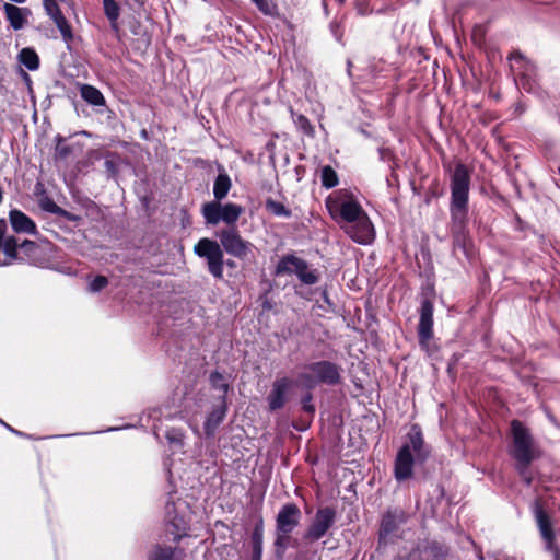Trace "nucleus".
<instances>
[{
    "label": "nucleus",
    "instance_id": "nucleus-6",
    "mask_svg": "<svg viewBox=\"0 0 560 560\" xmlns=\"http://www.w3.org/2000/svg\"><path fill=\"white\" fill-rule=\"evenodd\" d=\"M194 254L200 258L206 259L208 271L217 280L223 278V268L226 265L229 268H236V262L232 259L224 261V252L220 244L208 237L200 238L194 246Z\"/></svg>",
    "mask_w": 560,
    "mask_h": 560
},
{
    "label": "nucleus",
    "instance_id": "nucleus-41",
    "mask_svg": "<svg viewBox=\"0 0 560 560\" xmlns=\"http://www.w3.org/2000/svg\"><path fill=\"white\" fill-rule=\"evenodd\" d=\"M252 535L264 536V518L261 516L256 522Z\"/></svg>",
    "mask_w": 560,
    "mask_h": 560
},
{
    "label": "nucleus",
    "instance_id": "nucleus-19",
    "mask_svg": "<svg viewBox=\"0 0 560 560\" xmlns=\"http://www.w3.org/2000/svg\"><path fill=\"white\" fill-rule=\"evenodd\" d=\"M3 10L10 26L14 31L22 30L27 22V18L32 14L28 8H21L12 3H4Z\"/></svg>",
    "mask_w": 560,
    "mask_h": 560
},
{
    "label": "nucleus",
    "instance_id": "nucleus-35",
    "mask_svg": "<svg viewBox=\"0 0 560 560\" xmlns=\"http://www.w3.org/2000/svg\"><path fill=\"white\" fill-rule=\"evenodd\" d=\"M258 10L266 15H273L276 12V4L269 0H252Z\"/></svg>",
    "mask_w": 560,
    "mask_h": 560
},
{
    "label": "nucleus",
    "instance_id": "nucleus-17",
    "mask_svg": "<svg viewBox=\"0 0 560 560\" xmlns=\"http://www.w3.org/2000/svg\"><path fill=\"white\" fill-rule=\"evenodd\" d=\"M292 385L293 382L289 377H280L273 382L272 388L267 396L268 408L270 411L279 410L285 405L287 395Z\"/></svg>",
    "mask_w": 560,
    "mask_h": 560
},
{
    "label": "nucleus",
    "instance_id": "nucleus-44",
    "mask_svg": "<svg viewBox=\"0 0 560 560\" xmlns=\"http://www.w3.org/2000/svg\"><path fill=\"white\" fill-rule=\"evenodd\" d=\"M3 425H4L9 431H11L12 433H14V434H16V435H23V433H22V432H20V431H18V430L13 429V428H12L11 425H9L8 423H5V422H4V423H3Z\"/></svg>",
    "mask_w": 560,
    "mask_h": 560
},
{
    "label": "nucleus",
    "instance_id": "nucleus-15",
    "mask_svg": "<svg viewBox=\"0 0 560 560\" xmlns=\"http://www.w3.org/2000/svg\"><path fill=\"white\" fill-rule=\"evenodd\" d=\"M533 512L536 518V523L541 535V538L546 542V547L548 550H558L555 546V533L552 528V524L550 517L547 512L544 510L539 501H535L533 505Z\"/></svg>",
    "mask_w": 560,
    "mask_h": 560
},
{
    "label": "nucleus",
    "instance_id": "nucleus-33",
    "mask_svg": "<svg viewBox=\"0 0 560 560\" xmlns=\"http://www.w3.org/2000/svg\"><path fill=\"white\" fill-rule=\"evenodd\" d=\"M104 13L108 21L118 20L120 8L115 0H103Z\"/></svg>",
    "mask_w": 560,
    "mask_h": 560
},
{
    "label": "nucleus",
    "instance_id": "nucleus-21",
    "mask_svg": "<svg viewBox=\"0 0 560 560\" xmlns=\"http://www.w3.org/2000/svg\"><path fill=\"white\" fill-rule=\"evenodd\" d=\"M228 408L224 402H222L220 406L213 408V410L209 413L205 421V434L208 438H211L214 435L215 430L222 423V421L225 418Z\"/></svg>",
    "mask_w": 560,
    "mask_h": 560
},
{
    "label": "nucleus",
    "instance_id": "nucleus-12",
    "mask_svg": "<svg viewBox=\"0 0 560 560\" xmlns=\"http://www.w3.org/2000/svg\"><path fill=\"white\" fill-rule=\"evenodd\" d=\"M409 520V514L401 508L388 509L380 524L378 536L381 541H386L394 536Z\"/></svg>",
    "mask_w": 560,
    "mask_h": 560
},
{
    "label": "nucleus",
    "instance_id": "nucleus-27",
    "mask_svg": "<svg viewBox=\"0 0 560 560\" xmlns=\"http://www.w3.org/2000/svg\"><path fill=\"white\" fill-rule=\"evenodd\" d=\"M322 186L330 189L339 184V177L336 171L330 165L323 166L320 171Z\"/></svg>",
    "mask_w": 560,
    "mask_h": 560
},
{
    "label": "nucleus",
    "instance_id": "nucleus-38",
    "mask_svg": "<svg viewBox=\"0 0 560 560\" xmlns=\"http://www.w3.org/2000/svg\"><path fill=\"white\" fill-rule=\"evenodd\" d=\"M312 399H313V396L311 393H307L302 398V409L305 412L311 413V415H313L315 412V406L312 404Z\"/></svg>",
    "mask_w": 560,
    "mask_h": 560
},
{
    "label": "nucleus",
    "instance_id": "nucleus-16",
    "mask_svg": "<svg viewBox=\"0 0 560 560\" xmlns=\"http://www.w3.org/2000/svg\"><path fill=\"white\" fill-rule=\"evenodd\" d=\"M433 336V303L424 299L420 306L418 338L420 345H425Z\"/></svg>",
    "mask_w": 560,
    "mask_h": 560
},
{
    "label": "nucleus",
    "instance_id": "nucleus-14",
    "mask_svg": "<svg viewBox=\"0 0 560 560\" xmlns=\"http://www.w3.org/2000/svg\"><path fill=\"white\" fill-rule=\"evenodd\" d=\"M165 524L175 542H178L187 535L188 523L185 517L178 513L173 500H168L165 504Z\"/></svg>",
    "mask_w": 560,
    "mask_h": 560
},
{
    "label": "nucleus",
    "instance_id": "nucleus-39",
    "mask_svg": "<svg viewBox=\"0 0 560 560\" xmlns=\"http://www.w3.org/2000/svg\"><path fill=\"white\" fill-rule=\"evenodd\" d=\"M250 540H252V548H253L252 552L262 553L264 536L252 535Z\"/></svg>",
    "mask_w": 560,
    "mask_h": 560
},
{
    "label": "nucleus",
    "instance_id": "nucleus-2",
    "mask_svg": "<svg viewBox=\"0 0 560 560\" xmlns=\"http://www.w3.org/2000/svg\"><path fill=\"white\" fill-rule=\"evenodd\" d=\"M331 219L359 244H370L375 236L374 226L354 195L348 189H338L325 200Z\"/></svg>",
    "mask_w": 560,
    "mask_h": 560
},
{
    "label": "nucleus",
    "instance_id": "nucleus-9",
    "mask_svg": "<svg viewBox=\"0 0 560 560\" xmlns=\"http://www.w3.org/2000/svg\"><path fill=\"white\" fill-rule=\"evenodd\" d=\"M243 207L237 203L210 201L202 206L201 213L206 223L209 225H217L220 222L234 225L243 213Z\"/></svg>",
    "mask_w": 560,
    "mask_h": 560
},
{
    "label": "nucleus",
    "instance_id": "nucleus-34",
    "mask_svg": "<svg viewBox=\"0 0 560 560\" xmlns=\"http://www.w3.org/2000/svg\"><path fill=\"white\" fill-rule=\"evenodd\" d=\"M210 384L213 388L221 390L223 394H226L229 390V384L225 381V377L220 372L215 371L210 374Z\"/></svg>",
    "mask_w": 560,
    "mask_h": 560
},
{
    "label": "nucleus",
    "instance_id": "nucleus-42",
    "mask_svg": "<svg viewBox=\"0 0 560 560\" xmlns=\"http://www.w3.org/2000/svg\"><path fill=\"white\" fill-rule=\"evenodd\" d=\"M378 153H380L381 160H383V161H389L393 159V153L387 148H380Z\"/></svg>",
    "mask_w": 560,
    "mask_h": 560
},
{
    "label": "nucleus",
    "instance_id": "nucleus-43",
    "mask_svg": "<svg viewBox=\"0 0 560 560\" xmlns=\"http://www.w3.org/2000/svg\"><path fill=\"white\" fill-rule=\"evenodd\" d=\"M20 248H23L26 252H32L36 248V243L33 241L25 240L20 244Z\"/></svg>",
    "mask_w": 560,
    "mask_h": 560
},
{
    "label": "nucleus",
    "instance_id": "nucleus-45",
    "mask_svg": "<svg viewBox=\"0 0 560 560\" xmlns=\"http://www.w3.org/2000/svg\"><path fill=\"white\" fill-rule=\"evenodd\" d=\"M166 438H167V439H168V441H171V442H175V441H176V442H180V438L173 436V435H172V432H167Z\"/></svg>",
    "mask_w": 560,
    "mask_h": 560
},
{
    "label": "nucleus",
    "instance_id": "nucleus-20",
    "mask_svg": "<svg viewBox=\"0 0 560 560\" xmlns=\"http://www.w3.org/2000/svg\"><path fill=\"white\" fill-rule=\"evenodd\" d=\"M9 219L12 229L16 233H27V234H35L36 233V225L34 221L28 218L25 213H23L20 210H11L9 213Z\"/></svg>",
    "mask_w": 560,
    "mask_h": 560
},
{
    "label": "nucleus",
    "instance_id": "nucleus-30",
    "mask_svg": "<svg viewBox=\"0 0 560 560\" xmlns=\"http://www.w3.org/2000/svg\"><path fill=\"white\" fill-rule=\"evenodd\" d=\"M18 247H20V244L18 243V240L14 236H8L2 242L1 249L5 254L7 257L10 259H16L18 257Z\"/></svg>",
    "mask_w": 560,
    "mask_h": 560
},
{
    "label": "nucleus",
    "instance_id": "nucleus-22",
    "mask_svg": "<svg viewBox=\"0 0 560 560\" xmlns=\"http://www.w3.org/2000/svg\"><path fill=\"white\" fill-rule=\"evenodd\" d=\"M80 95L90 105L104 106L106 104L105 97L102 94V92L93 85L81 84Z\"/></svg>",
    "mask_w": 560,
    "mask_h": 560
},
{
    "label": "nucleus",
    "instance_id": "nucleus-37",
    "mask_svg": "<svg viewBox=\"0 0 560 560\" xmlns=\"http://www.w3.org/2000/svg\"><path fill=\"white\" fill-rule=\"evenodd\" d=\"M44 8L50 19L62 13L56 0H44Z\"/></svg>",
    "mask_w": 560,
    "mask_h": 560
},
{
    "label": "nucleus",
    "instance_id": "nucleus-11",
    "mask_svg": "<svg viewBox=\"0 0 560 560\" xmlns=\"http://www.w3.org/2000/svg\"><path fill=\"white\" fill-rule=\"evenodd\" d=\"M219 238L221 248L238 259H245L250 252L252 244L243 240L235 228L222 230Z\"/></svg>",
    "mask_w": 560,
    "mask_h": 560
},
{
    "label": "nucleus",
    "instance_id": "nucleus-23",
    "mask_svg": "<svg viewBox=\"0 0 560 560\" xmlns=\"http://www.w3.org/2000/svg\"><path fill=\"white\" fill-rule=\"evenodd\" d=\"M231 187H232V182H231L230 176L225 172L220 173L215 177L214 184H213V196H214L213 201L220 202L221 200H223L228 196Z\"/></svg>",
    "mask_w": 560,
    "mask_h": 560
},
{
    "label": "nucleus",
    "instance_id": "nucleus-46",
    "mask_svg": "<svg viewBox=\"0 0 560 560\" xmlns=\"http://www.w3.org/2000/svg\"><path fill=\"white\" fill-rule=\"evenodd\" d=\"M109 22H110L112 30L115 31V32H118L119 31V26H118L117 20L109 21Z\"/></svg>",
    "mask_w": 560,
    "mask_h": 560
},
{
    "label": "nucleus",
    "instance_id": "nucleus-36",
    "mask_svg": "<svg viewBox=\"0 0 560 560\" xmlns=\"http://www.w3.org/2000/svg\"><path fill=\"white\" fill-rule=\"evenodd\" d=\"M108 284V280L105 276H96L91 282H90V291L91 292H100L104 288H106Z\"/></svg>",
    "mask_w": 560,
    "mask_h": 560
},
{
    "label": "nucleus",
    "instance_id": "nucleus-10",
    "mask_svg": "<svg viewBox=\"0 0 560 560\" xmlns=\"http://www.w3.org/2000/svg\"><path fill=\"white\" fill-rule=\"evenodd\" d=\"M336 516V509L331 506L319 508L304 534V539L314 542L323 538L334 526Z\"/></svg>",
    "mask_w": 560,
    "mask_h": 560
},
{
    "label": "nucleus",
    "instance_id": "nucleus-47",
    "mask_svg": "<svg viewBox=\"0 0 560 560\" xmlns=\"http://www.w3.org/2000/svg\"><path fill=\"white\" fill-rule=\"evenodd\" d=\"M262 553L258 552H252V559L250 560H261Z\"/></svg>",
    "mask_w": 560,
    "mask_h": 560
},
{
    "label": "nucleus",
    "instance_id": "nucleus-49",
    "mask_svg": "<svg viewBox=\"0 0 560 560\" xmlns=\"http://www.w3.org/2000/svg\"><path fill=\"white\" fill-rule=\"evenodd\" d=\"M2 199H3V191H2V188L0 187V203L2 202Z\"/></svg>",
    "mask_w": 560,
    "mask_h": 560
},
{
    "label": "nucleus",
    "instance_id": "nucleus-31",
    "mask_svg": "<svg viewBox=\"0 0 560 560\" xmlns=\"http://www.w3.org/2000/svg\"><path fill=\"white\" fill-rule=\"evenodd\" d=\"M56 141V148H55V158L65 160L67 159L71 153L72 149L69 145H66L65 138L60 135H57L55 138Z\"/></svg>",
    "mask_w": 560,
    "mask_h": 560
},
{
    "label": "nucleus",
    "instance_id": "nucleus-26",
    "mask_svg": "<svg viewBox=\"0 0 560 560\" xmlns=\"http://www.w3.org/2000/svg\"><path fill=\"white\" fill-rule=\"evenodd\" d=\"M291 117L296 128L308 137H314L315 130L311 121L303 114L295 113L292 108L290 109Z\"/></svg>",
    "mask_w": 560,
    "mask_h": 560
},
{
    "label": "nucleus",
    "instance_id": "nucleus-29",
    "mask_svg": "<svg viewBox=\"0 0 560 560\" xmlns=\"http://www.w3.org/2000/svg\"><path fill=\"white\" fill-rule=\"evenodd\" d=\"M57 28L59 30V32L61 33V36L62 38L66 40V42H69L72 39V28L70 26V24L68 23L67 19L63 16V14H59L57 15L56 18H52L51 19Z\"/></svg>",
    "mask_w": 560,
    "mask_h": 560
},
{
    "label": "nucleus",
    "instance_id": "nucleus-7",
    "mask_svg": "<svg viewBox=\"0 0 560 560\" xmlns=\"http://www.w3.org/2000/svg\"><path fill=\"white\" fill-rule=\"evenodd\" d=\"M273 275L292 276L306 285L316 284L319 281V273L316 269H310L308 262L295 254L283 255L276 265Z\"/></svg>",
    "mask_w": 560,
    "mask_h": 560
},
{
    "label": "nucleus",
    "instance_id": "nucleus-50",
    "mask_svg": "<svg viewBox=\"0 0 560 560\" xmlns=\"http://www.w3.org/2000/svg\"><path fill=\"white\" fill-rule=\"evenodd\" d=\"M0 423H1V424H3V423H4V421L0 419Z\"/></svg>",
    "mask_w": 560,
    "mask_h": 560
},
{
    "label": "nucleus",
    "instance_id": "nucleus-40",
    "mask_svg": "<svg viewBox=\"0 0 560 560\" xmlns=\"http://www.w3.org/2000/svg\"><path fill=\"white\" fill-rule=\"evenodd\" d=\"M42 207L44 210L51 212V213H60L62 210L59 208L52 200L47 199L42 203Z\"/></svg>",
    "mask_w": 560,
    "mask_h": 560
},
{
    "label": "nucleus",
    "instance_id": "nucleus-28",
    "mask_svg": "<svg viewBox=\"0 0 560 560\" xmlns=\"http://www.w3.org/2000/svg\"><path fill=\"white\" fill-rule=\"evenodd\" d=\"M266 209L277 217L290 218L292 215L290 209L271 198L266 200Z\"/></svg>",
    "mask_w": 560,
    "mask_h": 560
},
{
    "label": "nucleus",
    "instance_id": "nucleus-13",
    "mask_svg": "<svg viewBox=\"0 0 560 560\" xmlns=\"http://www.w3.org/2000/svg\"><path fill=\"white\" fill-rule=\"evenodd\" d=\"M302 512L295 503L282 505L276 516V532L291 534L299 525Z\"/></svg>",
    "mask_w": 560,
    "mask_h": 560
},
{
    "label": "nucleus",
    "instance_id": "nucleus-48",
    "mask_svg": "<svg viewBox=\"0 0 560 560\" xmlns=\"http://www.w3.org/2000/svg\"><path fill=\"white\" fill-rule=\"evenodd\" d=\"M105 166L109 171L114 170V167H115L114 163L109 160L105 161Z\"/></svg>",
    "mask_w": 560,
    "mask_h": 560
},
{
    "label": "nucleus",
    "instance_id": "nucleus-18",
    "mask_svg": "<svg viewBox=\"0 0 560 560\" xmlns=\"http://www.w3.org/2000/svg\"><path fill=\"white\" fill-rule=\"evenodd\" d=\"M447 548L436 541L418 546L409 553V560H445Z\"/></svg>",
    "mask_w": 560,
    "mask_h": 560
},
{
    "label": "nucleus",
    "instance_id": "nucleus-24",
    "mask_svg": "<svg viewBox=\"0 0 560 560\" xmlns=\"http://www.w3.org/2000/svg\"><path fill=\"white\" fill-rule=\"evenodd\" d=\"M184 552L180 549L156 545L151 560H183Z\"/></svg>",
    "mask_w": 560,
    "mask_h": 560
},
{
    "label": "nucleus",
    "instance_id": "nucleus-4",
    "mask_svg": "<svg viewBox=\"0 0 560 560\" xmlns=\"http://www.w3.org/2000/svg\"><path fill=\"white\" fill-rule=\"evenodd\" d=\"M513 443L510 455L515 460V469L523 481L530 486L533 476L529 471L530 464L539 457V448L529 430L518 420L511 423Z\"/></svg>",
    "mask_w": 560,
    "mask_h": 560
},
{
    "label": "nucleus",
    "instance_id": "nucleus-1",
    "mask_svg": "<svg viewBox=\"0 0 560 560\" xmlns=\"http://www.w3.org/2000/svg\"><path fill=\"white\" fill-rule=\"evenodd\" d=\"M470 180V171L464 163L458 162L451 174L450 231L453 253L460 250L466 258L474 255L472 241L467 229Z\"/></svg>",
    "mask_w": 560,
    "mask_h": 560
},
{
    "label": "nucleus",
    "instance_id": "nucleus-8",
    "mask_svg": "<svg viewBox=\"0 0 560 560\" xmlns=\"http://www.w3.org/2000/svg\"><path fill=\"white\" fill-rule=\"evenodd\" d=\"M509 60L512 62L511 70L515 75L516 84L529 93L536 92L538 88L536 65L520 51L511 52Z\"/></svg>",
    "mask_w": 560,
    "mask_h": 560
},
{
    "label": "nucleus",
    "instance_id": "nucleus-5",
    "mask_svg": "<svg viewBox=\"0 0 560 560\" xmlns=\"http://www.w3.org/2000/svg\"><path fill=\"white\" fill-rule=\"evenodd\" d=\"M342 368L335 362L320 360L308 363L305 372L300 375V380L308 387L314 388L317 385L337 386L341 384Z\"/></svg>",
    "mask_w": 560,
    "mask_h": 560
},
{
    "label": "nucleus",
    "instance_id": "nucleus-32",
    "mask_svg": "<svg viewBox=\"0 0 560 560\" xmlns=\"http://www.w3.org/2000/svg\"><path fill=\"white\" fill-rule=\"evenodd\" d=\"M291 534H283L276 532L275 548L277 558L281 559L288 546V541Z\"/></svg>",
    "mask_w": 560,
    "mask_h": 560
},
{
    "label": "nucleus",
    "instance_id": "nucleus-3",
    "mask_svg": "<svg viewBox=\"0 0 560 560\" xmlns=\"http://www.w3.org/2000/svg\"><path fill=\"white\" fill-rule=\"evenodd\" d=\"M430 455L419 424H412L407 441L399 448L394 465V476L399 482L412 477L415 462L423 463Z\"/></svg>",
    "mask_w": 560,
    "mask_h": 560
},
{
    "label": "nucleus",
    "instance_id": "nucleus-25",
    "mask_svg": "<svg viewBox=\"0 0 560 560\" xmlns=\"http://www.w3.org/2000/svg\"><path fill=\"white\" fill-rule=\"evenodd\" d=\"M19 60L31 71L39 67V57L33 48H23L19 54Z\"/></svg>",
    "mask_w": 560,
    "mask_h": 560
}]
</instances>
